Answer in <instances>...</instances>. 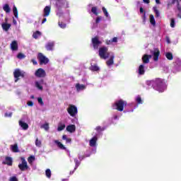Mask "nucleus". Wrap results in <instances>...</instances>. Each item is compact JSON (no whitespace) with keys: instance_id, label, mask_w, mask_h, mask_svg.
<instances>
[{"instance_id":"nucleus-1","label":"nucleus","mask_w":181,"mask_h":181,"mask_svg":"<svg viewBox=\"0 0 181 181\" xmlns=\"http://www.w3.org/2000/svg\"><path fill=\"white\" fill-rule=\"evenodd\" d=\"M148 84L152 86L154 90L159 91V93H163V80L157 78L151 80L148 82Z\"/></svg>"},{"instance_id":"nucleus-2","label":"nucleus","mask_w":181,"mask_h":181,"mask_svg":"<svg viewBox=\"0 0 181 181\" xmlns=\"http://www.w3.org/2000/svg\"><path fill=\"white\" fill-rule=\"evenodd\" d=\"M127 101L120 99L117 101H116L112 105L113 110H117V111H119L120 112H122L124 111V107H127Z\"/></svg>"},{"instance_id":"nucleus-3","label":"nucleus","mask_w":181,"mask_h":181,"mask_svg":"<svg viewBox=\"0 0 181 181\" xmlns=\"http://www.w3.org/2000/svg\"><path fill=\"white\" fill-rule=\"evenodd\" d=\"M99 57L103 60H106L110 57V52H108V47L104 46L99 48Z\"/></svg>"},{"instance_id":"nucleus-4","label":"nucleus","mask_w":181,"mask_h":181,"mask_svg":"<svg viewBox=\"0 0 181 181\" xmlns=\"http://www.w3.org/2000/svg\"><path fill=\"white\" fill-rule=\"evenodd\" d=\"M25 74L26 73L25 71H21L19 69H16L13 71V77L15 78L14 81L15 83H18V80H21L19 77H21L22 78H25Z\"/></svg>"},{"instance_id":"nucleus-5","label":"nucleus","mask_w":181,"mask_h":181,"mask_svg":"<svg viewBox=\"0 0 181 181\" xmlns=\"http://www.w3.org/2000/svg\"><path fill=\"white\" fill-rule=\"evenodd\" d=\"M37 59L39 60L40 66L49 63V58L46 57L42 52L37 54Z\"/></svg>"},{"instance_id":"nucleus-6","label":"nucleus","mask_w":181,"mask_h":181,"mask_svg":"<svg viewBox=\"0 0 181 181\" xmlns=\"http://www.w3.org/2000/svg\"><path fill=\"white\" fill-rule=\"evenodd\" d=\"M22 163L18 164V168L21 172H25V170H28L29 169V166L28 165V162L24 158V157H21Z\"/></svg>"},{"instance_id":"nucleus-7","label":"nucleus","mask_w":181,"mask_h":181,"mask_svg":"<svg viewBox=\"0 0 181 181\" xmlns=\"http://www.w3.org/2000/svg\"><path fill=\"white\" fill-rule=\"evenodd\" d=\"M67 112L71 117H76V115L78 112L77 107H76L74 105H69V107L67 108Z\"/></svg>"},{"instance_id":"nucleus-8","label":"nucleus","mask_w":181,"mask_h":181,"mask_svg":"<svg viewBox=\"0 0 181 181\" xmlns=\"http://www.w3.org/2000/svg\"><path fill=\"white\" fill-rule=\"evenodd\" d=\"M92 45L93 46V49H97L100 47V45L103 43L98 38V36H95L91 39Z\"/></svg>"},{"instance_id":"nucleus-9","label":"nucleus","mask_w":181,"mask_h":181,"mask_svg":"<svg viewBox=\"0 0 181 181\" xmlns=\"http://www.w3.org/2000/svg\"><path fill=\"white\" fill-rule=\"evenodd\" d=\"M35 76L38 78H43L46 77V71L42 68H40L35 71Z\"/></svg>"},{"instance_id":"nucleus-10","label":"nucleus","mask_w":181,"mask_h":181,"mask_svg":"<svg viewBox=\"0 0 181 181\" xmlns=\"http://www.w3.org/2000/svg\"><path fill=\"white\" fill-rule=\"evenodd\" d=\"M57 9H60L62 8H69V1L67 0H61L57 1Z\"/></svg>"},{"instance_id":"nucleus-11","label":"nucleus","mask_w":181,"mask_h":181,"mask_svg":"<svg viewBox=\"0 0 181 181\" xmlns=\"http://www.w3.org/2000/svg\"><path fill=\"white\" fill-rule=\"evenodd\" d=\"M180 2H181V0H180ZM179 2V0H172L171 3H168L167 4V9H169L170 8V5H175V4H177V9L178 11H181V6L180 3Z\"/></svg>"},{"instance_id":"nucleus-12","label":"nucleus","mask_w":181,"mask_h":181,"mask_svg":"<svg viewBox=\"0 0 181 181\" xmlns=\"http://www.w3.org/2000/svg\"><path fill=\"white\" fill-rule=\"evenodd\" d=\"M13 163V160H12V158L9 156H6L5 158V161H3V165H7L8 166H12Z\"/></svg>"},{"instance_id":"nucleus-13","label":"nucleus","mask_w":181,"mask_h":181,"mask_svg":"<svg viewBox=\"0 0 181 181\" xmlns=\"http://www.w3.org/2000/svg\"><path fill=\"white\" fill-rule=\"evenodd\" d=\"M159 54H160V51L158 48H156L153 53L154 62L159 60Z\"/></svg>"},{"instance_id":"nucleus-14","label":"nucleus","mask_w":181,"mask_h":181,"mask_svg":"<svg viewBox=\"0 0 181 181\" xmlns=\"http://www.w3.org/2000/svg\"><path fill=\"white\" fill-rule=\"evenodd\" d=\"M51 10H52V8L50 7V6H46L45 7L44 14H43L44 18H47V16H49V15H50Z\"/></svg>"},{"instance_id":"nucleus-15","label":"nucleus","mask_w":181,"mask_h":181,"mask_svg":"<svg viewBox=\"0 0 181 181\" xmlns=\"http://www.w3.org/2000/svg\"><path fill=\"white\" fill-rule=\"evenodd\" d=\"M10 46L11 49L13 50V52H16V50H18V42L16 40H13V42H11Z\"/></svg>"},{"instance_id":"nucleus-16","label":"nucleus","mask_w":181,"mask_h":181,"mask_svg":"<svg viewBox=\"0 0 181 181\" xmlns=\"http://www.w3.org/2000/svg\"><path fill=\"white\" fill-rule=\"evenodd\" d=\"M141 59L144 64H148V63H149V59H152V55L144 54Z\"/></svg>"},{"instance_id":"nucleus-17","label":"nucleus","mask_w":181,"mask_h":181,"mask_svg":"<svg viewBox=\"0 0 181 181\" xmlns=\"http://www.w3.org/2000/svg\"><path fill=\"white\" fill-rule=\"evenodd\" d=\"M54 47V42H49L46 44L45 48L48 52L53 50Z\"/></svg>"},{"instance_id":"nucleus-18","label":"nucleus","mask_w":181,"mask_h":181,"mask_svg":"<svg viewBox=\"0 0 181 181\" xmlns=\"http://www.w3.org/2000/svg\"><path fill=\"white\" fill-rule=\"evenodd\" d=\"M18 124L22 127V129H23L24 131H26L29 129V124L22 120H19Z\"/></svg>"},{"instance_id":"nucleus-19","label":"nucleus","mask_w":181,"mask_h":181,"mask_svg":"<svg viewBox=\"0 0 181 181\" xmlns=\"http://www.w3.org/2000/svg\"><path fill=\"white\" fill-rule=\"evenodd\" d=\"M97 136H93L89 141L90 146L94 147L95 145H97V141H98Z\"/></svg>"},{"instance_id":"nucleus-20","label":"nucleus","mask_w":181,"mask_h":181,"mask_svg":"<svg viewBox=\"0 0 181 181\" xmlns=\"http://www.w3.org/2000/svg\"><path fill=\"white\" fill-rule=\"evenodd\" d=\"M66 131L71 133L76 132V125L74 124L68 125L66 127Z\"/></svg>"},{"instance_id":"nucleus-21","label":"nucleus","mask_w":181,"mask_h":181,"mask_svg":"<svg viewBox=\"0 0 181 181\" xmlns=\"http://www.w3.org/2000/svg\"><path fill=\"white\" fill-rule=\"evenodd\" d=\"M43 81H44L43 79H41L40 81V82L39 81H35V87L37 88L38 90H40L41 91L43 90V86L40 84H43Z\"/></svg>"},{"instance_id":"nucleus-22","label":"nucleus","mask_w":181,"mask_h":181,"mask_svg":"<svg viewBox=\"0 0 181 181\" xmlns=\"http://www.w3.org/2000/svg\"><path fill=\"white\" fill-rule=\"evenodd\" d=\"M54 144H56L59 149L66 150V147L64 146V145H63L62 142L59 141V140H55Z\"/></svg>"},{"instance_id":"nucleus-23","label":"nucleus","mask_w":181,"mask_h":181,"mask_svg":"<svg viewBox=\"0 0 181 181\" xmlns=\"http://www.w3.org/2000/svg\"><path fill=\"white\" fill-rule=\"evenodd\" d=\"M76 88L77 91H81L83 90H86V87L85 85H81L80 83H76Z\"/></svg>"},{"instance_id":"nucleus-24","label":"nucleus","mask_w":181,"mask_h":181,"mask_svg":"<svg viewBox=\"0 0 181 181\" xmlns=\"http://www.w3.org/2000/svg\"><path fill=\"white\" fill-rule=\"evenodd\" d=\"M139 74H140V76L145 74V66H144V64L139 66Z\"/></svg>"},{"instance_id":"nucleus-25","label":"nucleus","mask_w":181,"mask_h":181,"mask_svg":"<svg viewBox=\"0 0 181 181\" xmlns=\"http://www.w3.org/2000/svg\"><path fill=\"white\" fill-rule=\"evenodd\" d=\"M12 152L17 153L19 152V147H18V144H15L14 145L11 146Z\"/></svg>"},{"instance_id":"nucleus-26","label":"nucleus","mask_w":181,"mask_h":181,"mask_svg":"<svg viewBox=\"0 0 181 181\" xmlns=\"http://www.w3.org/2000/svg\"><path fill=\"white\" fill-rule=\"evenodd\" d=\"M115 57L114 55H112L110 57V59L106 62L107 66H112V64H114V59H115Z\"/></svg>"},{"instance_id":"nucleus-27","label":"nucleus","mask_w":181,"mask_h":181,"mask_svg":"<svg viewBox=\"0 0 181 181\" xmlns=\"http://www.w3.org/2000/svg\"><path fill=\"white\" fill-rule=\"evenodd\" d=\"M90 69L91 70V71H98V70H100V67H98L97 64H95L90 66Z\"/></svg>"},{"instance_id":"nucleus-28","label":"nucleus","mask_w":181,"mask_h":181,"mask_svg":"<svg viewBox=\"0 0 181 181\" xmlns=\"http://www.w3.org/2000/svg\"><path fill=\"white\" fill-rule=\"evenodd\" d=\"M2 28L4 29V30H5L6 32H8V30H9V28H11V24L9 23H3L1 25Z\"/></svg>"},{"instance_id":"nucleus-29","label":"nucleus","mask_w":181,"mask_h":181,"mask_svg":"<svg viewBox=\"0 0 181 181\" xmlns=\"http://www.w3.org/2000/svg\"><path fill=\"white\" fill-rule=\"evenodd\" d=\"M40 36H42V33L40 31L37 30L33 34V37L34 39H38Z\"/></svg>"},{"instance_id":"nucleus-30","label":"nucleus","mask_w":181,"mask_h":181,"mask_svg":"<svg viewBox=\"0 0 181 181\" xmlns=\"http://www.w3.org/2000/svg\"><path fill=\"white\" fill-rule=\"evenodd\" d=\"M64 128H66V124L59 122L58 124V127H57V131L60 132V131H63V129H64Z\"/></svg>"},{"instance_id":"nucleus-31","label":"nucleus","mask_w":181,"mask_h":181,"mask_svg":"<svg viewBox=\"0 0 181 181\" xmlns=\"http://www.w3.org/2000/svg\"><path fill=\"white\" fill-rule=\"evenodd\" d=\"M74 162H75V163H76V167L74 168V171H71L70 172V175H73L74 173V170H76V169H77V168L78 167V166H80V162H78V160H77V158H75L74 159Z\"/></svg>"},{"instance_id":"nucleus-32","label":"nucleus","mask_w":181,"mask_h":181,"mask_svg":"<svg viewBox=\"0 0 181 181\" xmlns=\"http://www.w3.org/2000/svg\"><path fill=\"white\" fill-rule=\"evenodd\" d=\"M165 57L168 60H173V54L172 52H167L165 53Z\"/></svg>"},{"instance_id":"nucleus-33","label":"nucleus","mask_w":181,"mask_h":181,"mask_svg":"<svg viewBox=\"0 0 181 181\" xmlns=\"http://www.w3.org/2000/svg\"><path fill=\"white\" fill-rule=\"evenodd\" d=\"M3 9L4 11H6V13H9V12H11V8L9 7V4H5L3 7Z\"/></svg>"},{"instance_id":"nucleus-34","label":"nucleus","mask_w":181,"mask_h":181,"mask_svg":"<svg viewBox=\"0 0 181 181\" xmlns=\"http://www.w3.org/2000/svg\"><path fill=\"white\" fill-rule=\"evenodd\" d=\"M62 139L64 141H66V144H71V139L67 138V135H66V134H64L62 136Z\"/></svg>"},{"instance_id":"nucleus-35","label":"nucleus","mask_w":181,"mask_h":181,"mask_svg":"<svg viewBox=\"0 0 181 181\" xmlns=\"http://www.w3.org/2000/svg\"><path fill=\"white\" fill-rule=\"evenodd\" d=\"M153 9L156 13V18H159V16H160V13H159V10H158V7L154 6Z\"/></svg>"},{"instance_id":"nucleus-36","label":"nucleus","mask_w":181,"mask_h":181,"mask_svg":"<svg viewBox=\"0 0 181 181\" xmlns=\"http://www.w3.org/2000/svg\"><path fill=\"white\" fill-rule=\"evenodd\" d=\"M150 23L153 26H155V25H156V21H155V17H153V15H150Z\"/></svg>"},{"instance_id":"nucleus-37","label":"nucleus","mask_w":181,"mask_h":181,"mask_svg":"<svg viewBox=\"0 0 181 181\" xmlns=\"http://www.w3.org/2000/svg\"><path fill=\"white\" fill-rule=\"evenodd\" d=\"M45 175L48 179H50L52 177V171H50V169H47L45 171Z\"/></svg>"},{"instance_id":"nucleus-38","label":"nucleus","mask_w":181,"mask_h":181,"mask_svg":"<svg viewBox=\"0 0 181 181\" xmlns=\"http://www.w3.org/2000/svg\"><path fill=\"white\" fill-rule=\"evenodd\" d=\"M13 12L15 18L18 19V8L15 6L13 7Z\"/></svg>"},{"instance_id":"nucleus-39","label":"nucleus","mask_w":181,"mask_h":181,"mask_svg":"<svg viewBox=\"0 0 181 181\" xmlns=\"http://www.w3.org/2000/svg\"><path fill=\"white\" fill-rule=\"evenodd\" d=\"M97 132H103V131H105V127H101L100 126H98L95 128Z\"/></svg>"},{"instance_id":"nucleus-40","label":"nucleus","mask_w":181,"mask_h":181,"mask_svg":"<svg viewBox=\"0 0 181 181\" xmlns=\"http://www.w3.org/2000/svg\"><path fill=\"white\" fill-rule=\"evenodd\" d=\"M58 25L59 27H61L62 29H66V23H63L62 21H59L58 23Z\"/></svg>"},{"instance_id":"nucleus-41","label":"nucleus","mask_w":181,"mask_h":181,"mask_svg":"<svg viewBox=\"0 0 181 181\" xmlns=\"http://www.w3.org/2000/svg\"><path fill=\"white\" fill-rule=\"evenodd\" d=\"M97 11H98L97 7L95 6L92 7L91 12H93V14L95 15L96 16L98 15V12H97Z\"/></svg>"},{"instance_id":"nucleus-42","label":"nucleus","mask_w":181,"mask_h":181,"mask_svg":"<svg viewBox=\"0 0 181 181\" xmlns=\"http://www.w3.org/2000/svg\"><path fill=\"white\" fill-rule=\"evenodd\" d=\"M35 145L38 147L40 148L42 146V141L39 140V139H36L35 140Z\"/></svg>"},{"instance_id":"nucleus-43","label":"nucleus","mask_w":181,"mask_h":181,"mask_svg":"<svg viewBox=\"0 0 181 181\" xmlns=\"http://www.w3.org/2000/svg\"><path fill=\"white\" fill-rule=\"evenodd\" d=\"M34 160H35V156H31L28 158V163H33Z\"/></svg>"},{"instance_id":"nucleus-44","label":"nucleus","mask_w":181,"mask_h":181,"mask_svg":"<svg viewBox=\"0 0 181 181\" xmlns=\"http://www.w3.org/2000/svg\"><path fill=\"white\" fill-rule=\"evenodd\" d=\"M41 128H43L44 129H45V131H49V123H45L44 124Z\"/></svg>"},{"instance_id":"nucleus-45","label":"nucleus","mask_w":181,"mask_h":181,"mask_svg":"<svg viewBox=\"0 0 181 181\" xmlns=\"http://www.w3.org/2000/svg\"><path fill=\"white\" fill-rule=\"evenodd\" d=\"M103 12L105 14V16H106V18H108V11H107V8H105V7H103L102 8Z\"/></svg>"},{"instance_id":"nucleus-46","label":"nucleus","mask_w":181,"mask_h":181,"mask_svg":"<svg viewBox=\"0 0 181 181\" xmlns=\"http://www.w3.org/2000/svg\"><path fill=\"white\" fill-rule=\"evenodd\" d=\"M18 59H25V57H26V56H25V54H23V53H18L17 55Z\"/></svg>"},{"instance_id":"nucleus-47","label":"nucleus","mask_w":181,"mask_h":181,"mask_svg":"<svg viewBox=\"0 0 181 181\" xmlns=\"http://www.w3.org/2000/svg\"><path fill=\"white\" fill-rule=\"evenodd\" d=\"M136 101L137 104H142V98H141V96H137V98H136Z\"/></svg>"},{"instance_id":"nucleus-48","label":"nucleus","mask_w":181,"mask_h":181,"mask_svg":"<svg viewBox=\"0 0 181 181\" xmlns=\"http://www.w3.org/2000/svg\"><path fill=\"white\" fill-rule=\"evenodd\" d=\"M170 27L171 28H175V18H171L170 19Z\"/></svg>"},{"instance_id":"nucleus-49","label":"nucleus","mask_w":181,"mask_h":181,"mask_svg":"<svg viewBox=\"0 0 181 181\" xmlns=\"http://www.w3.org/2000/svg\"><path fill=\"white\" fill-rule=\"evenodd\" d=\"M37 101L39 104H40L41 105H44L45 103H43V99H42V98H38Z\"/></svg>"},{"instance_id":"nucleus-50","label":"nucleus","mask_w":181,"mask_h":181,"mask_svg":"<svg viewBox=\"0 0 181 181\" xmlns=\"http://www.w3.org/2000/svg\"><path fill=\"white\" fill-rule=\"evenodd\" d=\"M9 181H18V177H16V176H13L11 177H10Z\"/></svg>"},{"instance_id":"nucleus-51","label":"nucleus","mask_w":181,"mask_h":181,"mask_svg":"<svg viewBox=\"0 0 181 181\" xmlns=\"http://www.w3.org/2000/svg\"><path fill=\"white\" fill-rule=\"evenodd\" d=\"M4 117H9V118H11V117H12V112H9V113L6 112V113L4 114Z\"/></svg>"},{"instance_id":"nucleus-52","label":"nucleus","mask_w":181,"mask_h":181,"mask_svg":"<svg viewBox=\"0 0 181 181\" xmlns=\"http://www.w3.org/2000/svg\"><path fill=\"white\" fill-rule=\"evenodd\" d=\"M101 19H103L101 16L97 17L95 20L96 23H100V22L101 21Z\"/></svg>"},{"instance_id":"nucleus-53","label":"nucleus","mask_w":181,"mask_h":181,"mask_svg":"<svg viewBox=\"0 0 181 181\" xmlns=\"http://www.w3.org/2000/svg\"><path fill=\"white\" fill-rule=\"evenodd\" d=\"M118 42V37H115L112 39V43H117Z\"/></svg>"},{"instance_id":"nucleus-54","label":"nucleus","mask_w":181,"mask_h":181,"mask_svg":"<svg viewBox=\"0 0 181 181\" xmlns=\"http://www.w3.org/2000/svg\"><path fill=\"white\" fill-rule=\"evenodd\" d=\"M27 105H28V107H33V102L32 100H29L27 103Z\"/></svg>"},{"instance_id":"nucleus-55","label":"nucleus","mask_w":181,"mask_h":181,"mask_svg":"<svg viewBox=\"0 0 181 181\" xmlns=\"http://www.w3.org/2000/svg\"><path fill=\"white\" fill-rule=\"evenodd\" d=\"M31 62L34 66H36L37 64V62L35 59H31Z\"/></svg>"},{"instance_id":"nucleus-56","label":"nucleus","mask_w":181,"mask_h":181,"mask_svg":"<svg viewBox=\"0 0 181 181\" xmlns=\"http://www.w3.org/2000/svg\"><path fill=\"white\" fill-rule=\"evenodd\" d=\"M105 43H106V45H111V43H112V40H107L105 41Z\"/></svg>"},{"instance_id":"nucleus-57","label":"nucleus","mask_w":181,"mask_h":181,"mask_svg":"<svg viewBox=\"0 0 181 181\" xmlns=\"http://www.w3.org/2000/svg\"><path fill=\"white\" fill-rule=\"evenodd\" d=\"M145 19H146V13L144 12L143 14V21H145Z\"/></svg>"},{"instance_id":"nucleus-58","label":"nucleus","mask_w":181,"mask_h":181,"mask_svg":"<svg viewBox=\"0 0 181 181\" xmlns=\"http://www.w3.org/2000/svg\"><path fill=\"white\" fill-rule=\"evenodd\" d=\"M166 42L167 43H170V39L169 38V37H166Z\"/></svg>"},{"instance_id":"nucleus-59","label":"nucleus","mask_w":181,"mask_h":181,"mask_svg":"<svg viewBox=\"0 0 181 181\" xmlns=\"http://www.w3.org/2000/svg\"><path fill=\"white\" fill-rule=\"evenodd\" d=\"M143 2H144V4H149L151 2L150 0H143Z\"/></svg>"},{"instance_id":"nucleus-60","label":"nucleus","mask_w":181,"mask_h":181,"mask_svg":"<svg viewBox=\"0 0 181 181\" xmlns=\"http://www.w3.org/2000/svg\"><path fill=\"white\" fill-rule=\"evenodd\" d=\"M140 13H144V8L140 7Z\"/></svg>"},{"instance_id":"nucleus-61","label":"nucleus","mask_w":181,"mask_h":181,"mask_svg":"<svg viewBox=\"0 0 181 181\" xmlns=\"http://www.w3.org/2000/svg\"><path fill=\"white\" fill-rule=\"evenodd\" d=\"M47 21V19L46 18H43L42 23H45L46 21Z\"/></svg>"},{"instance_id":"nucleus-62","label":"nucleus","mask_w":181,"mask_h":181,"mask_svg":"<svg viewBox=\"0 0 181 181\" xmlns=\"http://www.w3.org/2000/svg\"><path fill=\"white\" fill-rule=\"evenodd\" d=\"M180 13L177 14V17L181 19V11H179Z\"/></svg>"},{"instance_id":"nucleus-63","label":"nucleus","mask_w":181,"mask_h":181,"mask_svg":"<svg viewBox=\"0 0 181 181\" xmlns=\"http://www.w3.org/2000/svg\"><path fill=\"white\" fill-rule=\"evenodd\" d=\"M156 3L158 4H160V0H156Z\"/></svg>"},{"instance_id":"nucleus-64","label":"nucleus","mask_w":181,"mask_h":181,"mask_svg":"<svg viewBox=\"0 0 181 181\" xmlns=\"http://www.w3.org/2000/svg\"><path fill=\"white\" fill-rule=\"evenodd\" d=\"M78 159H84V156H83L82 157H79Z\"/></svg>"}]
</instances>
